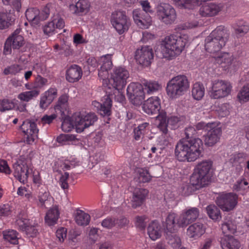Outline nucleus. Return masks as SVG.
Here are the masks:
<instances>
[{
  "instance_id": "48",
  "label": "nucleus",
  "mask_w": 249,
  "mask_h": 249,
  "mask_svg": "<svg viewBox=\"0 0 249 249\" xmlns=\"http://www.w3.org/2000/svg\"><path fill=\"white\" fill-rule=\"evenodd\" d=\"M148 94H152L161 88V86L156 81H146L143 83Z\"/></svg>"
},
{
  "instance_id": "53",
  "label": "nucleus",
  "mask_w": 249,
  "mask_h": 249,
  "mask_svg": "<svg viewBox=\"0 0 249 249\" xmlns=\"http://www.w3.org/2000/svg\"><path fill=\"white\" fill-rule=\"evenodd\" d=\"M47 84L48 80L38 75L36 78L34 83V88L36 89H40L47 85Z\"/></svg>"
},
{
  "instance_id": "49",
  "label": "nucleus",
  "mask_w": 249,
  "mask_h": 249,
  "mask_svg": "<svg viewBox=\"0 0 249 249\" xmlns=\"http://www.w3.org/2000/svg\"><path fill=\"white\" fill-rule=\"evenodd\" d=\"M246 157V154L243 153L234 154L231 156L230 161L233 165H237L243 163L245 160Z\"/></svg>"
},
{
  "instance_id": "4",
  "label": "nucleus",
  "mask_w": 249,
  "mask_h": 249,
  "mask_svg": "<svg viewBox=\"0 0 249 249\" xmlns=\"http://www.w3.org/2000/svg\"><path fill=\"white\" fill-rule=\"evenodd\" d=\"M97 120V116L92 112H76L71 118L63 116V131L69 132L75 127L76 132L81 133L85 128L92 125Z\"/></svg>"
},
{
  "instance_id": "8",
  "label": "nucleus",
  "mask_w": 249,
  "mask_h": 249,
  "mask_svg": "<svg viewBox=\"0 0 249 249\" xmlns=\"http://www.w3.org/2000/svg\"><path fill=\"white\" fill-rule=\"evenodd\" d=\"M156 16L160 21L166 25L173 24L177 19L174 8L166 3H160L155 7Z\"/></svg>"
},
{
  "instance_id": "2",
  "label": "nucleus",
  "mask_w": 249,
  "mask_h": 249,
  "mask_svg": "<svg viewBox=\"0 0 249 249\" xmlns=\"http://www.w3.org/2000/svg\"><path fill=\"white\" fill-rule=\"evenodd\" d=\"M199 210L196 207H189L182 211L178 215L175 213H170L165 221L167 230L173 232L178 228H185L195 221L199 216Z\"/></svg>"
},
{
  "instance_id": "12",
  "label": "nucleus",
  "mask_w": 249,
  "mask_h": 249,
  "mask_svg": "<svg viewBox=\"0 0 249 249\" xmlns=\"http://www.w3.org/2000/svg\"><path fill=\"white\" fill-rule=\"evenodd\" d=\"M237 198V196L234 193H223L216 198V203L223 211L229 212L236 205Z\"/></svg>"
},
{
  "instance_id": "19",
  "label": "nucleus",
  "mask_w": 249,
  "mask_h": 249,
  "mask_svg": "<svg viewBox=\"0 0 249 249\" xmlns=\"http://www.w3.org/2000/svg\"><path fill=\"white\" fill-rule=\"evenodd\" d=\"M14 169V176L17 179L25 184L27 181L29 176V168L27 164L15 163L13 164Z\"/></svg>"
},
{
  "instance_id": "50",
  "label": "nucleus",
  "mask_w": 249,
  "mask_h": 249,
  "mask_svg": "<svg viewBox=\"0 0 249 249\" xmlns=\"http://www.w3.org/2000/svg\"><path fill=\"white\" fill-rule=\"evenodd\" d=\"M15 107V104L11 100L5 99L0 102V111L1 112L11 110Z\"/></svg>"
},
{
  "instance_id": "41",
  "label": "nucleus",
  "mask_w": 249,
  "mask_h": 249,
  "mask_svg": "<svg viewBox=\"0 0 249 249\" xmlns=\"http://www.w3.org/2000/svg\"><path fill=\"white\" fill-rule=\"evenodd\" d=\"M207 213L209 217L213 220L217 221L221 219L219 209L214 205H210L206 207Z\"/></svg>"
},
{
  "instance_id": "62",
  "label": "nucleus",
  "mask_w": 249,
  "mask_h": 249,
  "mask_svg": "<svg viewBox=\"0 0 249 249\" xmlns=\"http://www.w3.org/2000/svg\"><path fill=\"white\" fill-rule=\"evenodd\" d=\"M11 210L8 204L0 206V216H7L11 214Z\"/></svg>"
},
{
  "instance_id": "1",
  "label": "nucleus",
  "mask_w": 249,
  "mask_h": 249,
  "mask_svg": "<svg viewBox=\"0 0 249 249\" xmlns=\"http://www.w3.org/2000/svg\"><path fill=\"white\" fill-rule=\"evenodd\" d=\"M196 133L193 126H189L185 129V138L177 143L175 150V156L178 160L192 162L201 156L203 142L200 139L194 137Z\"/></svg>"
},
{
  "instance_id": "45",
  "label": "nucleus",
  "mask_w": 249,
  "mask_h": 249,
  "mask_svg": "<svg viewBox=\"0 0 249 249\" xmlns=\"http://www.w3.org/2000/svg\"><path fill=\"white\" fill-rule=\"evenodd\" d=\"M3 239L14 245L18 244V238L17 231L14 230L4 231L2 232Z\"/></svg>"
},
{
  "instance_id": "42",
  "label": "nucleus",
  "mask_w": 249,
  "mask_h": 249,
  "mask_svg": "<svg viewBox=\"0 0 249 249\" xmlns=\"http://www.w3.org/2000/svg\"><path fill=\"white\" fill-rule=\"evenodd\" d=\"M237 98L241 104L249 101V84L244 85L240 89L237 93Z\"/></svg>"
},
{
  "instance_id": "63",
  "label": "nucleus",
  "mask_w": 249,
  "mask_h": 249,
  "mask_svg": "<svg viewBox=\"0 0 249 249\" xmlns=\"http://www.w3.org/2000/svg\"><path fill=\"white\" fill-rule=\"evenodd\" d=\"M50 4H47L44 7L41 13L40 12V17L41 20H46L48 18L50 13Z\"/></svg>"
},
{
  "instance_id": "59",
  "label": "nucleus",
  "mask_w": 249,
  "mask_h": 249,
  "mask_svg": "<svg viewBox=\"0 0 249 249\" xmlns=\"http://www.w3.org/2000/svg\"><path fill=\"white\" fill-rule=\"evenodd\" d=\"M170 141L169 135L168 132L162 133V134L158 138V142L160 145H167Z\"/></svg>"
},
{
  "instance_id": "20",
  "label": "nucleus",
  "mask_w": 249,
  "mask_h": 249,
  "mask_svg": "<svg viewBox=\"0 0 249 249\" xmlns=\"http://www.w3.org/2000/svg\"><path fill=\"white\" fill-rule=\"evenodd\" d=\"M101 66L98 71V76L103 80L108 77V71L112 67L111 55L107 54L101 56L99 60Z\"/></svg>"
},
{
  "instance_id": "28",
  "label": "nucleus",
  "mask_w": 249,
  "mask_h": 249,
  "mask_svg": "<svg viewBox=\"0 0 249 249\" xmlns=\"http://www.w3.org/2000/svg\"><path fill=\"white\" fill-rule=\"evenodd\" d=\"M82 74L81 68L77 65H72L67 70L66 78L69 82L73 83L78 81Z\"/></svg>"
},
{
  "instance_id": "34",
  "label": "nucleus",
  "mask_w": 249,
  "mask_h": 249,
  "mask_svg": "<svg viewBox=\"0 0 249 249\" xmlns=\"http://www.w3.org/2000/svg\"><path fill=\"white\" fill-rule=\"evenodd\" d=\"M147 232L152 240L159 238L161 235V230L159 222L156 221L151 222L147 228Z\"/></svg>"
},
{
  "instance_id": "60",
  "label": "nucleus",
  "mask_w": 249,
  "mask_h": 249,
  "mask_svg": "<svg viewBox=\"0 0 249 249\" xmlns=\"http://www.w3.org/2000/svg\"><path fill=\"white\" fill-rule=\"evenodd\" d=\"M168 124L171 126L172 129H175L178 126V123L180 122V118L178 116H171L168 119Z\"/></svg>"
},
{
  "instance_id": "18",
  "label": "nucleus",
  "mask_w": 249,
  "mask_h": 249,
  "mask_svg": "<svg viewBox=\"0 0 249 249\" xmlns=\"http://www.w3.org/2000/svg\"><path fill=\"white\" fill-rule=\"evenodd\" d=\"M133 18L135 23L141 28L147 29L151 24V17L148 14H144L140 9L133 11Z\"/></svg>"
},
{
  "instance_id": "35",
  "label": "nucleus",
  "mask_w": 249,
  "mask_h": 249,
  "mask_svg": "<svg viewBox=\"0 0 249 249\" xmlns=\"http://www.w3.org/2000/svg\"><path fill=\"white\" fill-rule=\"evenodd\" d=\"M205 87L204 85L200 82H197L193 84L192 88V96L196 100H200L205 94Z\"/></svg>"
},
{
  "instance_id": "27",
  "label": "nucleus",
  "mask_w": 249,
  "mask_h": 249,
  "mask_svg": "<svg viewBox=\"0 0 249 249\" xmlns=\"http://www.w3.org/2000/svg\"><path fill=\"white\" fill-rule=\"evenodd\" d=\"M57 95V89L50 88L41 96L39 106L42 109L47 108L53 101Z\"/></svg>"
},
{
  "instance_id": "43",
  "label": "nucleus",
  "mask_w": 249,
  "mask_h": 249,
  "mask_svg": "<svg viewBox=\"0 0 249 249\" xmlns=\"http://www.w3.org/2000/svg\"><path fill=\"white\" fill-rule=\"evenodd\" d=\"M233 27L236 34L241 36L247 34L249 31V26L247 22L243 20L237 21L233 25Z\"/></svg>"
},
{
  "instance_id": "33",
  "label": "nucleus",
  "mask_w": 249,
  "mask_h": 249,
  "mask_svg": "<svg viewBox=\"0 0 249 249\" xmlns=\"http://www.w3.org/2000/svg\"><path fill=\"white\" fill-rule=\"evenodd\" d=\"M212 164L213 163L210 160L203 161L197 164L195 171L211 180L210 170L212 168Z\"/></svg>"
},
{
  "instance_id": "56",
  "label": "nucleus",
  "mask_w": 249,
  "mask_h": 249,
  "mask_svg": "<svg viewBox=\"0 0 249 249\" xmlns=\"http://www.w3.org/2000/svg\"><path fill=\"white\" fill-rule=\"evenodd\" d=\"M146 216L144 215L136 216L135 222V226L140 229H144L146 227Z\"/></svg>"
},
{
  "instance_id": "58",
  "label": "nucleus",
  "mask_w": 249,
  "mask_h": 249,
  "mask_svg": "<svg viewBox=\"0 0 249 249\" xmlns=\"http://www.w3.org/2000/svg\"><path fill=\"white\" fill-rule=\"evenodd\" d=\"M87 63L89 70L94 71L98 66L99 61L93 56H90L87 60Z\"/></svg>"
},
{
  "instance_id": "61",
  "label": "nucleus",
  "mask_w": 249,
  "mask_h": 249,
  "mask_svg": "<svg viewBox=\"0 0 249 249\" xmlns=\"http://www.w3.org/2000/svg\"><path fill=\"white\" fill-rule=\"evenodd\" d=\"M192 185L191 184H183L180 188L181 194L184 196H188L191 194L194 191V189L193 188Z\"/></svg>"
},
{
  "instance_id": "11",
  "label": "nucleus",
  "mask_w": 249,
  "mask_h": 249,
  "mask_svg": "<svg viewBox=\"0 0 249 249\" xmlns=\"http://www.w3.org/2000/svg\"><path fill=\"white\" fill-rule=\"evenodd\" d=\"M127 94L132 104L138 106L141 105L145 98L142 85L137 83H130L127 88Z\"/></svg>"
},
{
  "instance_id": "64",
  "label": "nucleus",
  "mask_w": 249,
  "mask_h": 249,
  "mask_svg": "<svg viewBox=\"0 0 249 249\" xmlns=\"http://www.w3.org/2000/svg\"><path fill=\"white\" fill-rule=\"evenodd\" d=\"M56 114H53L51 115H45L41 118V122L43 124H50L56 118Z\"/></svg>"
},
{
  "instance_id": "57",
  "label": "nucleus",
  "mask_w": 249,
  "mask_h": 249,
  "mask_svg": "<svg viewBox=\"0 0 249 249\" xmlns=\"http://www.w3.org/2000/svg\"><path fill=\"white\" fill-rule=\"evenodd\" d=\"M102 226L107 229H111L116 224V219L112 217H107L102 222Z\"/></svg>"
},
{
  "instance_id": "36",
  "label": "nucleus",
  "mask_w": 249,
  "mask_h": 249,
  "mask_svg": "<svg viewBox=\"0 0 249 249\" xmlns=\"http://www.w3.org/2000/svg\"><path fill=\"white\" fill-rule=\"evenodd\" d=\"M75 221L79 226H87L89 225L90 220L89 214L82 210L77 209L75 215Z\"/></svg>"
},
{
  "instance_id": "37",
  "label": "nucleus",
  "mask_w": 249,
  "mask_h": 249,
  "mask_svg": "<svg viewBox=\"0 0 249 249\" xmlns=\"http://www.w3.org/2000/svg\"><path fill=\"white\" fill-rule=\"evenodd\" d=\"M222 249H239V242L233 236H227L223 238L221 240Z\"/></svg>"
},
{
  "instance_id": "13",
  "label": "nucleus",
  "mask_w": 249,
  "mask_h": 249,
  "mask_svg": "<svg viewBox=\"0 0 249 249\" xmlns=\"http://www.w3.org/2000/svg\"><path fill=\"white\" fill-rule=\"evenodd\" d=\"M24 44L25 40L22 36L9 37L4 44L3 53L5 55L11 54L12 49L22 53L25 51V49L22 48Z\"/></svg>"
},
{
  "instance_id": "3",
  "label": "nucleus",
  "mask_w": 249,
  "mask_h": 249,
  "mask_svg": "<svg viewBox=\"0 0 249 249\" xmlns=\"http://www.w3.org/2000/svg\"><path fill=\"white\" fill-rule=\"evenodd\" d=\"M187 35H171L166 36L160 45L161 52L164 58L172 59L179 55L188 43Z\"/></svg>"
},
{
  "instance_id": "32",
  "label": "nucleus",
  "mask_w": 249,
  "mask_h": 249,
  "mask_svg": "<svg viewBox=\"0 0 249 249\" xmlns=\"http://www.w3.org/2000/svg\"><path fill=\"white\" fill-rule=\"evenodd\" d=\"M57 29H61L62 26V18L59 14L54 16L52 22H49L43 27V32L46 35H49L54 31L55 26Z\"/></svg>"
},
{
  "instance_id": "17",
  "label": "nucleus",
  "mask_w": 249,
  "mask_h": 249,
  "mask_svg": "<svg viewBox=\"0 0 249 249\" xmlns=\"http://www.w3.org/2000/svg\"><path fill=\"white\" fill-rule=\"evenodd\" d=\"M143 111L147 114L153 115L158 113L160 109V100L157 96L147 99L142 105Z\"/></svg>"
},
{
  "instance_id": "46",
  "label": "nucleus",
  "mask_w": 249,
  "mask_h": 249,
  "mask_svg": "<svg viewBox=\"0 0 249 249\" xmlns=\"http://www.w3.org/2000/svg\"><path fill=\"white\" fill-rule=\"evenodd\" d=\"M81 230L76 228H71L68 232V239L69 242L72 245H75L78 242L77 237L81 235Z\"/></svg>"
},
{
  "instance_id": "26",
  "label": "nucleus",
  "mask_w": 249,
  "mask_h": 249,
  "mask_svg": "<svg viewBox=\"0 0 249 249\" xmlns=\"http://www.w3.org/2000/svg\"><path fill=\"white\" fill-rule=\"evenodd\" d=\"M211 180L196 171H194L190 178V183L196 189H199L207 185Z\"/></svg>"
},
{
  "instance_id": "6",
  "label": "nucleus",
  "mask_w": 249,
  "mask_h": 249,
  "mask_svg": "<svg viewBox=\"0 0 249 249\" xmlns=\"http://www.w3.org/2000/svg\"><path fill=\"white\" fill-rule=\"evenodd\" d=\"M225 35V31L222 27H218L213 31L205 39L206 51L211 53L219 52L227 42Z\"/></svg>"
},
{
  "instance_id": "7",
  "label": "nucleus",
  "mask_w": 249,
  "mask_h": 249,
  "mask_svg": "<svg viewBox=\"0 0 249 249\" xmlns=\"http://www.w3.org/2000/svg\"><path fill=\"white\" fill-rule=\"evenodd\" d=\"M232 89V86L230 82L224 80H214L211 81L209 95L213 99H221L230 95Z\"/></svg>"
},
{
  "instance_id": "39",
  "label": "nucleus",
  "mask_w": 249,
  "mask_h": 249,
  "mask_svg": "<svg viewBox=\"0 0 249 249\" xmlns=\"http://www.w3.org/2000/svg\"><path fill=\"white\" fill-rule=\"evenodd\" d=\"M156 123L158 128L162 132H168V121L166 119V113L164 112H160L156 117Z\"/></svg>"
},
{
  "instance_id": "51",
  "label": "nucleus",
  "mask_w": 249,
  "mask_h": 249,
  "mask_svg": "<svg viewBox=\"0 0 249 249\" xmlns=\"http://www.w3.org/2000/svg\"><path fill=\"white\" fill-rule=\"evenodd\" d=\"M52 199V197L49 195V193L47 191H42L39 194V201L42 206L44 207H47L48 201H51Z\"/></svg>"
},
{
  "instance_id": "9",
  "label": "nucleus",
  "mask_w": 249,
  "mask_h": 249,
  "mask_svg": "<svg viewBox=\"0 0 249 249\" xmlns=\"http://www.w3.org/2000/svg\"><path fill=\"white\" fill-rule=\"evenodd\" d=\"M110 22L112 26L119 35L127 31L130 25L129 19L124 11L116 10L111 16Z\"/></svg>"
},
{
  "instance_id": "38",
  "label": "nucleus",
  "mask_w": 249,
  "mask_h": 249,
  "mask_svg": "<svg viewBox=\"0 0 249 249\" xmlns=\"http://www.w3.org/2000/svg\"><path fill=\"white\" fill-rule=\"evenodd\" d=\"M25 16L27 20L32 22L34 24H37L41 20L40 11L36 8H28L25 12Z\"/></svg>"
},
{
  "instance_id": "24",
  "label": "nucleus",
  "mask_w": 249,
  "mask_h": 249,
  "mask_svg": "<svg viewBox=\"0 0 249 249\" xmlns=\"http://www.w3.org/2000/svg\"><path fill=\"white\" fill-rule=\"evenodd\" d=\"M205 226L200 222H196L191 225L187 229V234L190 238L197 239L204 234Z\"/></svg>"
},
{
  "instance_id": "55",
  "label": "nucleus",
  "mask_w": 249,
  "mask_h": 249,
  "mask_svg": "<svg viewBox=\"0 0 249 249\" xmlns=\"http://www.w3.org/2000/svg\"><path fill=\"white\" fill-rule=\"evenodd\" d=\"M139 180L140 182H147L151 180V176L146 170H140L139 171Z\"/></svg>"
},
{
  "instance_id": "44",
  "label": "nucleus",
  "mask_w": 249,
  "mask_h": 249,
  "mask_svg": "<svg viewBox=\"0 0 249 249\" xmlns=\"http://www.w3.org/2000/svg\"><path fill=\"white\" fill-rule=\"evenodd\" d=\"M40 93V91L35 89L30 91L20 93L18 95V98L21 101L29 102L34 98L36 97Z\"/></svg>"
},
{
  "instance_id": "22",
  "label": "nucleus",
  "mask_w": 249,
  "mask_h": 249,
  "mask_svg": "<svg viewBox=\"0 0 249 249\" xmlns=\"http://www.w3.org/2000/svg\"><path fill=\"white\" fill-rule=\"evenodd\" d=\"M92 105L97 108V111L101 115L109 116L110 115L112 101L108 96H104L102 103L94 101L92 102Z\"/></svg>"
},
{
  "instance_id": "14",
  "label": "nucleus",
  "mask_w": 249,
  "mask_h": 249,
  "mask_svg": "<svg viewBox=\"0 0 249 249\" xmlns=\"http://www.w3.org/2000/svg\"><path fill=\"white\" fill-rule=\"evenodd\" d=\"M20 127L22 132L26 136V141L28 144H32L37 139L39 130L34 122L26 120L23 122Z\"/></svg>"
},
{
  "instance_id": "15",
  "label": "nucleus",
  "mask_w": 249,
  "mask_h": 249,
  "mask_svg": "<svg viewBox=\"0 0 249 249\" xmlns=\"http://www.w3.org/2000/svg\"><path fill=\"white\" fill-rule=\"evenodd\" d=\"M208 127L210 128L205 137V144L208 146H213L219 141L222 130L220 127L213 123L209 124Z\"/></svg>"
},
{
  "instance_id": "23",
  "label": "nucleus",
  "mask_w": 249,
  "mask_h": 249,
  "mask_svg": "<svg viewBox=\"0 0 249 249\" xmlns=\"http://www.w3.org/2000/svg\"><path fill=\"white\" fill-rule=\"evenodd\" d=\"M216 62L224 68L225 70L231 68L234 63V57L232 54L228 53H221L214 56Z\"/></svg>"
},
{
  "instance_id": "5",
  "label": "nucleus",
  "mask_w": 249,
  "mask_h": 249,
  "mask_svg": "<svg viewBox=\"0 0 249 249\" xmlns=\"http://www.w3.org/2000/svg\"><path fill=\"white\" fill-rule=\"evenodd\" d=\"M189 88L187 77L183 75L174 76L167 83L166 92L168 97L172 100L183 95Z\"/></svg>"
},
{
  "instance_id": "40",
  "label": "nucleus",
  "mask_w": 249,
  "mask_h": 249,
  "mask_svg": "<svg viewBox=\"0 0 249 249\" xmlns=\"http://www.w3.org/2000/svg\"><path fill=\"white\" fill-rule=\"evenodd\" d=\"M236 227L233 222L231 220H228L224 222L221 226V230L225 237L231 236V234H233L236 231Z\"/></svg>"
},
{
  "instance_id": "54",
  "label": "nucleus",
  "mask_w": 249,
  "mask_h": 249,
  "mask_svg": "<svg viewBox=\"0 0 249 249\" xmlns=\"http://www.w3.org/2000/svg\"><path fill=\"white\" fill-rule=\"evenodd\" d=\"M21 0H2L5 5H9L13 7L17 11H19L21 8Z\"/></svg>"
},
{
  "instance_id": "31",
  "label": "nucleus",
  "mask_w": 249,
  "mask_h": 249,
  "mask_svg": "<svg viewBox=\"0 0 249 249\" xmlns=\"http://www.w3.org/2000/svg\"><path fill=\"white\" fill-rule=\"evenodd\" d=\"M15 20V15L10 12H0V29H5L12 26Z\"/></svg>"
},
{
  "instance_id": "25",
  "label": "nucleus",
  "mask_w": 249,
  "mask_h": 249,
  "mask_svg": "<svg viewBox=\"0 0 249 249\" xmlns=\"http://www.w3.org/2000/svg\"><path fill=\"white\" fill-rule=\"evenodd\" d=\"M148 191L144 189L137 188L135 189L131 199V205L133 208H136L142 205L146 196Z\"/></svg>"
},
{
  "instance_id": "30",
  "label": "nucleus",
  "mask_w": 249,
  "mask_h": 249,
  "mask_svg": "<svg viewBox=\"0 0 249 249\" xmlns=\"http://www.w3.org/2000/svg\"><path fill=\"white\" fill-rule=\"evenodd\" d=\"M60 213L57 206L50 209L46 213L44 218L45 223L49 226H53L56 224L59 217Z\"/></svg>"
},
{
  "instance_id": "10",
  "label": "nucleus",
  "mask_w": 249,
  "mask_h": 249,
  "mask_svg": "<svg viewBox=\"0 0 249 249\" xmlns=\"http://www.w3.org/2000/svg\"><path fill=\"white\" fill-rule=\"evenodd\" d=\"M129 77V73L124 67H116L110 73V82H113V87L124 88Z\"/></svg>"
},
{
  "instance_id": "29",
  "label": "nucleus",
  "mask_w": 249,
  "mask_h": 249,
  "mask_svg": "<svg viewBox=\"0 0 249 249\" xmlns=\"http://www.w3.org/2000/svg\"><path fill=\"white\" fill-rule=\"evenodd\" d=\"M90 7V4L87 0H79L75 4L70 5V10L76 15H81L88 13Z\"/></svg>"
},
{
  "instance_id": "47",
  "label": "nucleus",
  "mask_w": 249,
  "mask_h": 249,
  "mask_svg": "<svg viewBox=\"0 0 249 249\" xmlns=\"http://www.w3.org/2000/svg\"><path fill=\"white\" fill-rule=\"evenodd\" d=\"M231 107L228 103H224L218 106L216 112L220 117H224L229 115Z\"/></svg>"
},
{
  "instance_id": "52",
  "label": "nucleus",
  "mask_w": 249,
  "mask_h": 249,
  "mask_svg": "<svg viewBox=\"0 0 249 249\" xmlns=\"http://www.w3.org/2000/svg\"><path fill=\"white\" fill-rule=\"evenodd\" d=\"M113 88L115 100L119 103H123L125 99L124 94L122 92V89L124 88L113 87Z\"/></svg>"
},
{
  "instance_id": "16",
  "label": "nucleus",
  "mask_w": 249,
  "mask_h": 249,
  "mask_svg": "<svg viewBox=\"0 0 249 249\" xmlns=\"http://www.w3.org/2000/svg\"><path fill=\"white\" fill-rule=\"evenodd\" d=\"M153 58V53L152 48L148 46H142L136 51L135 59L136 61L143 66H148L151 63Z\"/></svg>"
},
{
  "instance_id": "21",
  "label": "nucleus",
  "mask_w": 249,
  "mask_h": 249,
  "mask_svg": "<svg viewBox=\"0 0 249 249\" xmlns=\"http://www.w3.org/2000/svg\"><path fill=\"white\" fill-rule=\"evenodd\" d=\"M222 9L221 4L205 3L200 8L199 13L202 17H213L217 15Z\"/></svg>"
}]
</instances>
